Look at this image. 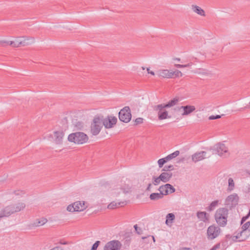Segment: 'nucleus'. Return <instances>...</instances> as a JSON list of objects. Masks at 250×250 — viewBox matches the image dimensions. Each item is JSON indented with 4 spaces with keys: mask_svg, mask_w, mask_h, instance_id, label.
<instances>
[{
    "mask_svg": "<svg viewBox=\"0 0 250 250\" xmlns=\"http://www.w3.org/2000/svg\"><path fill=\"white\" fill-rule=\"evenodd\" d=\"M152 238L153 239V242H155V239L154 236H152Z\"/></svg>",
    "mask_w": 250,
    "mask_h": 250,
    "instance_id": "58",
    "label": "nucleus"
},
{
    "mask_svg": "<svg viewBox=\"0 0 250 250\" xmlns=\"http://www.w3.org/2000/svg\"><path fill=\"white\" fill-rule=\"evenodd\" d=\"M134 228L136 231V232L139 234H141V233H142V229L140 228H138V226H137V225H135L134 226Z\"/></svg>",
    "mask_w": 250,
    "mask_h": 250,
    "instance_id": "43",
    "label": "nucleus"
},
{
    "mask_svg": "<svg viewBox=\"0 0 250 250\" xmlns=\"http://www.w3.org/2000/svg\"><path fill=\"white\" fill-rule=\"evenodd\" d=\"M120 190H122L124 193H128L130 191V188L127 186L125 188H121Z\"/></svg>",
    "mask_w": 250,
    "mask_h": 250,
    "instance_id": "46",
    "label": "nucleus"
},
{
    "mask_svg": "<svg viewBox=\"0 0 250 250\" xmlns=\"http://www.w3.org/2000/svg\"><path fill=\"white\" fill-rule=\"evenodd\" d=\"M206 154V152L204 151H202L200 152H198L192 155V160L194 163H197L198 161L203 160L205 158V155Z\"/></svg>",
    "mask_w": 250,
    "mask_h": 250,
    "instance_id": "16",
    "label": "nucleus"
},
{
    "mask_svg": "<svg viewBox=\"0 0 250 250\" xmlns=\"http://www.w3.org/2000/svg\"><path fill=\"white\" fill-rule=\"evenodd\" d=\"M214 250L213 249V248H211L210 250Z\"/></svg>",
    "mask_w": 250,
    "mask_h": 250,
    "instance_id": "60",
    "label": "nucleus"
},
{
    "mask_svg": "<svg viewBox=\"0 0 250 250\" xmlns=\"http://www.w3.org/2000/svg\"><path fill=\"white\" fill-rule=\"evenodd\" d=\"M157 75L164 78H171L173 76V73L167 69L158 71Z\"/></svg>",
    "mask_w": 250,
    "mask_h": 250,
    "instance_id": "17",
    "label": "nucleus"
},
{
    "mask_svg": "<svg viewBox=\"0 0 250 250\" xmlns=\"http://www.w3.org/2000/svg\"><path fill=\"white\" fill-rule=\"evenodd\" d=\"M233 235L232 236V235H230L229 234L226 235L227 238L231 239V240H232V237H233Z\"/></svg>",
    "mask_w": 250,
    "mask_h": 250,
    "instance_id": "54",
    "label": "nucleus"
},
{
    "mask_svg": "<svg viewBox=\"0 0 250 250\" xmlns=\"http://www.w3.org/2000/svg\"><path fill=\"white\" fill-rule=\"evenodd\" d=\"M246 172L249 175H250V171L249 170H246Z\"/></svg>",
    "mask_w": 250,
    "mask_h": 250,
    "instance_id": "57",
    "label": "nucleus"
},
{
    "mask_svg": "<svg viewBox=\"0 0 250 250\" xmlns=\"http://www.w3.org/2000/svg\"><path fill=\"white\" fill-rule=\"evenodd\" d=\"M59 243L62 244V245H67V244H68V242H67V241H62V240L60 241Z\"/></svg>",
    "mask_w": 250,
    "mask_h": 250,
    "instance_id": "51",
    "label": "nucleus"
},
{
    "mask_svg": "<svg viewBox=\"0 0 250 250\" xmlns=\"http://www.w3.org/2000/svg\"><path fill=\"white\" fill-rule=\"evenodd\" d=\"M142 69H143V70H144V69H145V68L143 67H142Z\"/></svg>",
    "mask_w": 250,
    "mask_h": 250,
    "instance_id": "61",
    "label": "nucleus"
},
{
    "mask_svg": "<svg viewBox=\"0 0 250 250\" xmlns=\"http://www.w3.org/2000/svg\"><path fill=\"white\" fill-rule=\"evenodd\" d=\"M13 193L17 196H22L25 194V192L23 190H15L13 191Z\"/></svg>",
    "mask_w": 250,
    "mask_h": 250,
    "instance_id": "32",
    "label": "nucleus"
},
{
    "mask_svg": "<svg viewBox=\"0 0 250 250\" xmlns=\"http://www.w3.org/2000/svg\"><path fill=\"white\" fill-rule=\"evenodd\" d=\"M239 197L238 195L235 194H232L229 195L225 201V204L230 207L235 206L238 202Z\"/></svg>",
    "mask_w": 250,
    "mask_h": 250,
    "instance_id": "14",
    "label": "nucleus"
},
{
    "mask_svg": "<svg viewBox=\"0 0 250 250\" xmlns=\"http://www.w3.org/2000/svg\"><path fill=\"white\" fill-rule=\"evenodd\" d=\"M172 176V173L171 172H163L160 175L159 177L162 182L166 183L170 180Z\"/></svg>",
    "mask_w": 250,
    "mask_h": 250,
    "instance_id": "21",
    "label": "nucleus"
},
{
    "mask_svg": "<svg viewBox=\"0 0 250 250\" xmlns=\"http://www.w3.org/2000/svg\"><path fill=\"white\" fill-rule=\"evenodd\" d=\"M250 216V209L249 210V213L247 215L245 216H243L242 218L241 221V225H242Z\"/></svg>",
    "mask_w": 250,
    "mask_h": 250,
    "instance_id": "36",
    "label": "nucleus"
},
{
    "mask_svg": "<svg viewBox=\"0 0 250 250\" xmlns=\"http://www.w3.org/2000/svg\"><path fill=\"white\" fill-rule=\"evenodd\" d=\"M171 72L172 73H173V76L175 75L176 77H182L183 76L182 73L178 70Z\"/></svg>",
    "mask_w": 250,
    "mask_h": 250,
    "instance_id": "37",
    "label": "nucleus"
},
{
    "mask_svg": "<svg viewBox=\"0 0 250 250\" xmlns=\"http://www.w3.org/2000/svg\"><path fill=\"white\" fill-rule=\"evenodd\" d=\"M11 215L23 210L25 208V204L23 202H18L8 205Z\"/></svg>",
    "mask_w": 250,
    "mask_h": 250,
    "instance_id": "9",
    "label": "nucleus"
},
{
    "mask_svg": "<svg viewBox=\"0 0 250 250\" xmlns=\"http://www.w3.org/2000/svg\"><path fill=\"white\" fill-rule=\"evenodd\" d=\"M168 158V155H167L166 157L163 158L164 159V160L166 161V163L168 161L170 160V158Z\"/></svg>",
    "mask_w": 250,
    "mask_h": 250,
    "instance_id": "53",
    "label": "nucleus"
},
{
    "mask_svg": "<svg viewBox=\"0 0 250 250\" xmlns=\"http://www.w3.org/2000/svg\"><path fill=\"white\" fill-rule=\"evenodd\" d=\"M250 229V221H248L243 225L241 227V229L245 230H249Z\"/></svg>",
    "mask_w": 250,
    "mask_h": 250,
    "instance_id": "33",
    "label": "nucleus"
},
{
    "mask_svg": "<svg viewBox=\"0 0 250 250\" xmlns=\"http://www.w3.org/2000/svg\"><path fill=\"white\" fill-rule=\"evenodd\" d=\"M117 119L114 116H108L107 118L103 119V125L106 128H111L116 125Z\"/></svg>",
    "mask_w": 250,
    "mask_h": 250,
    "instance_id": "11",
    "label": "nucleus"
},
{
    "mask_svg": "<svg viewBox=\"0 0 250 250\" xmlns=\"http://www.w3.org/2000/svg\"><path fill=\"white\" fill-rule=\"evenodd\" d=\"M143 118H138L136 119L135 120V125H138V124H142L143 123Z\"/></svg>",
    "mask_w": 250,
    "mask_h": 250,
    "instance_id": "44",
    "label": "nucleus"
},
{
    "mask_svg": "<svg viewBox=\"0 0 250 250\" xmlns=\"http://www.w3.org/2000/svg\"><path fill=\"white\" fill-rule=\"evenodd\" d=\"M218 204V201L215 200L212 202L209 206L208 207V210L209 211H211L214 209V208L217 206Z\"/></svg>",
    "mask_w": 250,
    "mask_h": 250,
    "instance_id": "28",
    "label": "nucleus"
},
{
    "mask_svg": "<svg viewBox=\"0 0 250 250\" xmlns=\"http://www.w3.org/2000/svg\"><path fill=\"white\" fill-rule=\"evenodd\" d=\"M100 241H97L92 246L91 250H96L100 244Z\"/></svg>",
    "mask_w": 250,
    "mask_h": 250,
    "instance_id": "38",
    "label": "nucleus"
},
{
    "mask_svg": "<svg viewBox=\"0 0 250 250\" xmlns=\"http://www.w3.org/2000/svg\"><path fill=\"white\" fill-rule=\"evenodd\" d=\"M74 205L76 211H83L86 208L84 201L76 202L74 203Z\"/></svg>",
    "mask_w": 250,
    "mask_h": 250,
    "instance_id": "22",
    "label": "nucleus"
},
{
    "mask_svg": "<svg viewBox=\"0 0 250 250\" xmlns=\"http://www.w3.org/2000/svg\"><path fill=\"white\" fill-rule=\"evenodd\" d=\"M158 190L160 191V194H162L163 196L164 195H167L170 193H172L175 191L174 188L169 184H167L165 185L161 186L158 188Z\"/></svg>",
    "mask_w": 250,
    "mask_h": 250,
    "instance_id": "10",
    "label": "nucleus"
},
{
    "mask_svg": "<svg viewBox=\"0 0 250 250\" xmlns=\"http://www.w3.org/2000/svg\"><path fill=\"white\" fill-rule=\"evenodd\" d=\"M23 40H20V37L17 38L16 42L10 41V45L13 47H19L21 46H26L34 42V38L31 37H23Z\"/></svg>",
    "mask_w": 250,
    "mask_h": 250,
    "instance_id": "5",
    "label": "nucleus"
},
{
    "mask_svg": "<svg viewBox=\"0 0 250 250\" xmlns=\"http://www.w3.org/2000/svg\"><path fill=\"white\" fill-rule=\"evenodd\" d=\"M47 222V219L45 218H41L39 219H36L33 222L31 223L29 227L30 228L38 227L40 226H42L46 223Z\"/></svg>",
    "mask_w": 250,
    "mask_h": 250,
    "instance_id": "15",
    "label": "nucleus"
},
{
    "mask_svg": "<svg viewBox=\"0 0 250 250\" xmlns=\"http://www.w3.org/2000/svg\"><path fill=\"white\" fill-rule=\"evenodd\" d=\"M119 118L121 121L128 123L131 119L130 109L128 106H125L119 113Z\"/></svg>",
    "mask_w": 250,
    "mask_h": 250,
    "instance_id": "7",
    "label": "nucleus"
},
{
    "mask_svg": "<svg viewBox=\"0 0 250 250\" xmlns=\"http://www.w3.org/2000/svg\"><path fill=\"white\" fill-rule=\"evenodd\" d=\"M0 44L3 46H5L7 45H10V42L5 40H0Z\"/></svg>",
    "mask_w": 250,
    "mask_h": 250,
    "instance_id": "40",
    "label": "nucleus"
},
{
    "mask_svg": "<svg viewBox=\"0 0 250 250\" xmlns=\"http://www.w3.org/2000/svg\"><path fill=\"white\" fill-rule=\"evenodd\" d=\"M153 184L155 186L159 185L160 182L162 181V180H160L159 176L158 177H153Z\"/></svg>",
    "mask_w": 250,
    "mask_h": 250,
    "instance_id": "34",
    "label": "nucleus"
},
{
    "mask_svg": "<svg viewBox=\"0 0 250 250\" xmlns=\"http://www.w3.org/2000/svg\"><path fill=\"white\" fill-rule=\"evenodd\" d=\"M68 140L75 144H83L88 141V137L83 132H76L69 134L68 136Z\"/></svg>",
    "mask_w": 250,
    "mask_h": 250,
    "instance_id": "2",
    "label": "nucleus"
},
{
    "mask_svg": "<svg viewBox=\"0 0 250 250\" xmlns=\"http://www.w3.org/2000/svg\"><path fill=\"white\" fill-rule=\"evenodd\" d=\"M229 210L227 208H219L215 212L214 218L217 224L221 227H225L228 222Z\"/></svg>",
    "mask_w": 250,
    "mask_h": 250,
    "instance_id": "1",
    "label": "nucleus"
},
{
    "mask_svg": "<svg viewBox=\"0 0 250 250\" xmlns=\"http://www.w3.org/2000/svg\"><path fill=\"white\" fill-rule=\"evenodd\" d=\"M151 186H152V184L151 183H149L148 184V186H147V187L146 190H147V191H150V189H151Z\"/></svg>",
    "mask_w": 250,
    "mask_h": 250,
    "instance_id": "50",
    "label": "nucleus"
},
{
    "mask_svg": "<svg viewBox=\"0 0 250 250\" xmlns=\"http://www.w3.org/2000/svg\"><path fill=\"white\" fill-rule=\"evenodd\" d=\"M54 140L57 144H61L62 142L64 133L62 131H56L54 132Z\"/></svg>",
    "mask_w": 250,
    "mask_h": 250,
    "instance_id": "18",
    "label": "nucleus"
},
{
    "mask_svg": "<svg viewBox=\"0 0 250 250\" xmlns=\"http://www.w3.org/2000/svg\"><path fill=\"white\" fill-rule=\"evenodd\" d=\"M220 244L217 243V244L215 245L212 248L214 250H216L217 249L220 248Z\"/></svg>",
    "mask_w": 250,
    "mask_h": 250,
    "instance_id": "48",
    "label": "nucleus"
},
{
    "mask_svg": "<svg viewBox=\"0 0 250 250\" xmlns=\"http://www.w3.org/2000/svg\"><path fill=\"white\" fill-rule=\"evenodd\" d=\"M49 250H63V249L60 246L55 247Z\"/></svg>",
    "mask_w": 250,
    "mask_h": 250,
    "instance_id": "47",
    "label": "nucleus"
},
{
    "mask_svg": "<svg viewBox=\"0 0 250 250\" xmlns=\"http://www.w3.org/2000/svg\"><path fill=\"white\" fill-rule=\"evenodd\" d=\"M175 215L173 213H168L166 216V224L168 226H171L173 221L175 219Z\"/></svg>",
    "mask_w": 250,
    "mask_h": 250,
    "instance_id": "25",
    "label": "nucleus"
},
{
    "mask_svg": "<svg viewBox=\"0 0 250 250\" xmlns=\"http://www.w3.org/2000/svg\"><path fill=\"white\" fill-rule=\"evenodd\" d=\"M67 210L68 211H70V212L76 211V210L75 208L74 203L73 204H72V205H69L67 207Z\"/></svg>",
    "mask_w": 250,
    "mask_h": 250,
    "instance_id": "35",
    "label": "nucleus"
},
{
    "mask_svg": "<svg viewBox=\"0 0 250 250\" xmlns=\"http://www.w3.org/2000/svg\"><path fill=\"white\" fill-rule=\"evenodd\" d=\"M220 118H221V116H220V115H216V116L211 115L209 117L208 119L210 120H212L219 119Z\"/></svg>",
    "mask_w": 250,
    "mask_h": 250,
    "instance_id": "45",
    "label": "nucleus"
},
{
    "mask_svg": "<svg viewBox=\"0 0 250 250\" xmlns=\"http://www.w3.org/2000/svg\"><path fill=\"white\" fill-rule=\"evenodd\" d=\"M221 233L220 228L215 225H211L208 228L207 231V238L209 240H213L217 237Z\"/></svg>",
    "mask_w": 250,
    "mask_h": 250,
    "instance_id": "6",
    "label": "nucleus"
},
{
    "mask_svg": "<svg viewBox=\"0 0 250 250\" xmlns=\"http://www.w3.org/2000/svg\"><path fill=\"white\" fill-rule=\"evenodd\" d=\"M173 169V166L172 165L165 166L163 169L164 171H167Z\"/></svg>",
    "mask_w": 250,
    "mask_h": 250,
    "instance_id": "41",
    "label": "nucleus"
},
{
    "mask_svg": "<svg viewBox=\"0 0 250 250\" xmlns=\"http://www.w3.org/2000/svg\"><path fill=\"white\" fill-rule=\"evenodd\" d=\"M229 186L228 188V190L229 191H231L234 188V182L232 178H229L228 180Z\"/></svg>",
    "mask_w": 250,
    "mask_h": 250,
    "instance_id": "29",
    "label": "nucleus"
},
{
    "mask_svg": "<svg viewBox=\"0 0 250 250\" xmlns=\"http://www.w3.org/2000/svg\"><path fill=\"white\" fill-rule=\"evenodd\" d=\"M215 149L220 156L227 157L229 155L228 147L223 143L217 144L215 146Z\"/></svg>",
    "mask_w": 250,
    "mask_h": 250,
    "instance_id": "8",
    "label": "nucleus"
},
{
    "mask_svg": "<svg viewBox=\"0 0 250 250\" xmlns=\"http://www.w3.org/2000/svg\"><path fill=\"white\" fill-rule=\"evenodd\" d=\"M121 243L118 240H112L107 243L104 247V250H120Z\"/></svg>",
    "mask_w": 250,
    "mask_h": 250,
    "instance_id": "13",
    "label": "nucleus"
},
{
    "mask_svg": "<svg viewBox=\"0 0 250 250\" xmlns=\"http://www.w3.org/2000/svg\"><path fill=\"white\" fill-rule=\"evenodd\" d=\"M166 163V161L163 158L159 159L158 161V164L159 167L161 168L163 167L164 164Z\"/></svg>",
    "mask_w": 250,
    "mask_h": 250,
    "instance_id": "39",
    "label": "nucleus"
},
{
    "mask_svg": "<svg viewBox=\"0 0 250 250\" xmlns=\"http://www.w3.org/2000/svg\"><path fill=\"white\" fill-rule=\"evenodd\" d=\"M146 70H147L148 73H149V74H151L152 75H155L154 72L153 71H150L149 68H147Z\"/></svg>",
    "mask_w": 250,
    "mask_h": 250,
    "instance_id": "49",
    "label": "nucleus"
},
{
    "mask_svg": "<svg viewBox=\"0 0 250 250\" xmlns=\"http://www.w3.org/2000/svg\"><path fill=\"white\" fill-rule=\"evenodd\" d=\"M174 60L177 61L178 62H180V58H175Z\"/></svg>",
    "mask_w": 250,
    "mask_h": 250,
    "instance_id": "56",
    "label": "nucleus"
},
{
    "mask_svg": "<svg viewBox=\"0 0 250 250\" xmlns=\"http://www.w3.org/2000/svg\"><path fill=\"white\" fill-rule=\"evenodd\" d=\"M146 237H142V238L143 239H146Z\"/></svg>",
    "mask_w": 250,
    "mask_h": 250,
    "instance_id": "59",
    "label": "nucleus"
},
{
    "mask_svg": "<svg viewBox=\"0 0 250 250\" xmlns=\"http://www.w3.org/2000/svg\"><path fill=\"white\" fill-rule=\"evenodd\" d=\"M149 198L151 200L156 201L162 199L163 196L160 193H153L150 195Z\"/></svg>",
    "mask_w": 250,
    "mask_h": 250,
    "instance_id": "27",
    "label": "nucleus"
},
{
    "mask_svg": "<svg viewBox=\"0 0 250 250\" xmlns=\"http://www.w3.org/2000/svg\"><path fill=\"white\" fill-rule=\"evenodd\" d=\"M166 108H167L162 104L153 106V110L157 112L158 118L159 120L171 118V116L168 114Z\"/></svg>",
    "mask_w": 250,
    "mask_h": 250,
    "instance_id": "4",
    "label": "nucleus"
},
{
    "mask_svg": "<svg viewBox=\"0 0 250 250\" xmlns=\"http://www.w3.org/2000/svg\"><path fill=\"white\" fill-rule=\"evenodd\" d=\"M120 193V192H116V191H114V193L115 194H116V195H117L118 194H119Z\"/></svg>",
    "mask_w": 250,
    "mask_h": 250,
    "instance_id": "55",
    "label": "nucleus"
},
{
    "mask_svg": "<svg viewBox=\"0 0 250 250\" xmlns=\"http://www.w3.org/2000/svg\"><path fill=\"white\" fill-rule=\"evenodd\" d=\"M179 101V98H174L173 99L170 100L166 104H163L166 106V107L170 108L177 105Z\"/></svg>",
    "mask_w": 250,
    "mask_h": 250,
    "instance_id": "23",
    "label": "nucleus"
},
{
    "mask_svg": "<svg viewBox=\"0 0 250 250\" xmlns=\"http://www.w3.org/2000/svg\"><path fill=\"white\" fill-rule=\"evenodd\" d=\"M195 109V107L191 105L181 106L175 108V110H177L178 111H181V110H183V112L182 113V115L183 116L189 115L192 112H194Z\"/></svg>",
    "mask_w": 250,
    "mask_h": 250,
    "instance_id": "12",
    "label": "nucleus"
},
{
    "mask_svg": "<svg viewBox=\"0 0 250 250\" xmlns=\"http://www.w3.org/2000/svg\"><path fill=\"white\" fill-rule=\"evenodd\" d=\"M126 204L125 202H120L116 203L112 202L110 203L107 206V208L110 209H113L114 208H119V207L124 206Z\"/></svg>",
    "mask_w": 250,
    "mask_h": 250,
    "instance_id": "20",
    "label": "nucleus"
},
{
    "mask_svg": "<svg viewBox=\"0 0 250 250\" xmlns=\"http://www.w3.org/2000/svg\"><path fill=\"white\" fill-rule=\"evenodd\" d=\"M197 216L199 219L204 222H206L208 220V215L206 212H198L197 213Z\"/></svg>",
    "mask_w": 250,
    "mask_h": 250,
    "instance_id": "24",
    "label": "nucleus"
},
{
    "mask_svg": "<svg viewBox=\"0 0 250 250\" xmlns=\"http://www.w3.org/2000/svg\"><path fill=\"white\" fill-rule=\"evenodd\" d=\"M192 65V62L188 63L186 64H175L174 66L177 68H184V67H188L191 66Z\"/></svg>",
    "mask_w": 250,
    "mask_h": 250,
    "instance_id": "30",
    "label": "nucleus"
},
{
    "mask_svg": "<svg viewBox=\"0 0 250 250\" xmlns=\"http://www.w3.org/2000/svg\"><path fill=\"white\" fill-rule=\"evenodd\" d=\"M249 106H250V103H249Z\"/></svg>",
    "mask_w": 250,
    "mask_h": 250,
    "instance_id": "62",
    "label": "nucleus"
},
{
    "mask_svg": "<svg viewBox=\"0 0 250 250\" xmlns=\"http://www.w3.org/2000/svg\"><path fill=\"white\" fill-rule=\"evenodd\" d=\"M191 249L190 248H186V247H183L180 249L179 250H190Z\"/></svg>",
    "mask_w": 250,
    "mask_h": 250,
    "instance_id": "52",
    "label": "nucleus"
},
{
    "mask_svg": "<svg viewBox=\"0 0 250 250\" xmlns=\"http://www.w3.org/2000/svg\"><path fill=\"white\" fill-rule=\"evenodd\" d=\"M103 118L99 116H95L90 125V132L94 136L99 134L103 127Z\"/></svg>",
    "mask_w": 250,
    "mask_h": 250,
    "instance_id": "3",
    "label": "nucleus"
},
{
    "mask_svg": "<svg viewBox=\"0 0 250 250\" xmlns=\"http://www.w3.org/2000/svg\"><path fill=\"white\" fill-rule=\"evenodd\" d=\"M180 154V152L178 150H176L174 151L173 153L170 154L168 155V158H170V160L175 158L177 156H178Z\"/></svg>",
    "mask_w": 250,
    "mask_h": 250,
    "instance_id": "31",
    "label": "nucleus"
},
{
    "mask_svg": "<svg viewBox=\"0 0 250 250\" xmlns=\"http://www.w3.org/2000/svg\"><path fill=\"white\" fill-rule=\"evenodd\" d=\"M192 9L193 11L196 13L200 15L201 16H205V13L203 9H202L201 7L196 6V5H192Z\"/></svg>",
    "mask_w": 250,
    "mask_h": 250,
    "instance_id": "26",
    "label": "nucleus"
},
{
    "mask_svg": "<svg viewBox=\"0 0 250 250\" xmlns=\"http://www.w3.org/2000/svg\"><path fill=\"white\" fill-rule=\"evenodd\" d=\"M244 191L247 193L250 194V184H248L244 188Z\"/></svg>",
    "mask_w": 250,
    "mask_h": 250,
    "instance_id": "42",
    "label": "nucleus"
},
{
    "mask_svg": "<svg viewBox=\"0 0 250 250\" xmlns=\"http://www.w3.org/2000/svg\"><path fill=\"white\" fill-rule=\"evenodd\" d=\"M11 215L8 206L0 208V219L3 217H7Z\"/></svg>",
    "mask_w": 250,
    "mask_h": 250,
    "instance_id": "19",
    "label": "nucleus"
}]
</instances>
